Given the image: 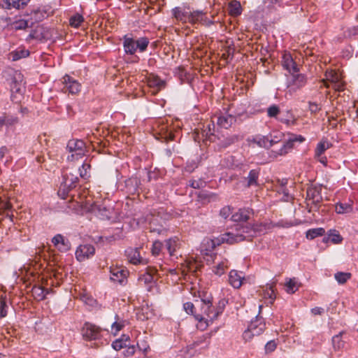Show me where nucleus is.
<instances>
[{
  "instance_id": "603ef678",
  "label": "nucleus",
  "mask_w": 358,
  "mask_h": 358,
  "mask_svg": "<svg viewBox=\"0 0 358 358\" xmlns=\"http://www.w3.org/2000/svg\"><path fill=\"white\" fill-rule=\"evenodd\" d=\"M10 91L12 93L20 92V84L14 78L10 83Z\"/></svg>"
},
{
  "instance_id": "a19ab883",
  "label": "nucleus",
  "mask_w": 358,
  "mask_h": 358,
  "mask_svg": "<svg viewBox=\"0 0 358 358\" xmlns=\"http://www.w3.org/2000/svg\"><path fill=\"white\" fill-rule=\"evenodd\" d=\"M90 168L91 165L89 163L84 162L79 169L80 176L83 178L89 177V171L90 170Z\"/></svg>"
},
{
  "instance_id": "13d9d810",
  "label": "nucleus",
  "mask_w": 358,
  "mask_h": 358,
  "mask_svg": "<svg viewBox=\"0 0 358 358\" xmlns=\"http://www.w3.org/2000/svg\"><path fill=\"white\" fill-rule=\"evenodd\" d=\"M332 87L338 92H341L344 90V83L341 81V78L338 80V82H335L332 85Z\"/></svg>"
},
{
  "instance_id": "de8ad7c7",
  "label": "nucleus",
  "mask_w": 358,
  "mask_h": 358,
  "mask_svg": "<svg viewBox=\"0 0 358 358\" xmlns=\"http://www.w3.org/2000/svg\"><path fill=\"white\" fill-rule=\"evenodd\" d=\"M7 304L6 299L3 297L0 299V317H4L7 315Z\"/></svg>"
},
{
  "instance_id": "79ce46f5",
  "label": "nucleus",
  "mask_w": 358,
  "mask_h": 358,
  "mask_svg": "<svg viewBox=\"0 0 358 358\" xmlns=\"http://www.w3.org/2000/svg\"><path fill=\"white\" fill-rule=\"evenodd\" d=\"M189 185L194 189H200L206 186V182L202 179L190 180Z\"/></svg>"
},
{
  "instance_id": "a18cd8bd",
  "label": "nucleus",
  "mask_w": 358,
  "mask_h": 358,
  "mask_svg": "<svg viewBox=\"0 0 358 358\" xmlns=\"http://www.w3.org/2000/svg\"><path fill=\"white\" fill-rule=\"evenodd\" d=\"M162 243L159 241H156L153 243L152 247V254L154 256H158L162 250Z\"/></svg>"
},
{
  "instance_id": "72a5a7b5",
  "label": "nucleus",
  "mask_w": 358,
  "mask_h": 358,
  "mask_svg": "<svg viewBox=\"0 0 358 358\" xmlns=\"http://www.w3.org/2000/svg\"><path fill=\"white\" fill-rule=\"evenodd\" d=\"M84 22V17L82 15L76 13L69 19V24L71 27L78 28Z\"/></svg>"
},
{
  "instance_id": "423d86ee",
  "label": "nucleus",
  "mask_w": 358,
  "mask_h": 358,
  "mask_svg": "<svg viewBox=\"0 0 358 358\" xmlns=\"http://www.w3.org/2000/svg\"><path fill=\"white\" fill-rule=\"evenodd\" d=\"M66 148L69 152H75L80 157L87 152L85 143L80 139L69 140Z\"/></svg>"
},
{
  "instance_id": "c756f323",
  "label": "nucleus",
  "mask_w": 358,
  "mask_h": 358,
  "mask_svg": "<svg viewBox=\"0 0 358 358\" xmlns=\"http://www.w3.org/2000/svg\"><path fill=\"white\" fill-rule=\"evenodd\" d=\"M44 28L43 27L38 26L34 30L31 31V32L29 34L27 37V40L30 41L32 39H37L39 41H42L45 38L43 35Z\"/></svg>"
},
{
  "instance_id": "bb28decb",
  "label": "nucleus",
  "mask_w": 358,
  "mask_h": 358,
  "mask_svg": "<svg viewBox=\"0 0 358 358\" xmlns=\"http://www.w3.org/2000/svg\"><path fill=\"white\" fill-rule=\"evenodd\" d=\"M148 85L150 87H156L157 91H159L165 87L166 83L158 76H150L148 78Z\"/></svg>"
},
{
  "instance_id": "37998d69",
  "label": "nucleus",
  "mask_w": 358,
  "mask_h": 358,
  "mask_svg": "<svg viewBox=\"0 0 358 358\" xmlns=\"http://www.w3.org/2000/svg\"><path fill=\"white\" fill-rule=\"evenodd\" d=\"M287 287V292L288 293H294L298 289L297 283L294 279H289V280L286 283Z\"/></svg>"
},
{
  "instance_id": "338daca9",
  "label": "nucleus",
  "mask_w": 358,
  "mask_h": 358,
  "mask_svg": "<svg viewBox=\"0 0 358 358\" xmlns=\"http://www.w3.org/2000/svg\"><path fill=\"white\" fill-rule=\"evenodd\" d=\"M33 14L34 15V20L36 21H40L42 20L43 15L40 10H34Z\"/></svg>"
},
{
  "instance_id": "58836bf2",
  "label": "nucleus",
  "mask_w": 358,
  "mask_h": 358,
  "mask_svg": "<svg viewBox=\"0 0 358 358\" xmlns=\"http://www.w3.org/2000/svg\"><path fill=\"white\" fill-rule=\"evenodd\" d=\"M3 118H5V125L6 127H10L16 125L19 122V119L17 117L11 115L3 114Z\"/></svg>"
},
{
  "instance_id": "f704fd0d",
  "label": "nucleus",
  "mask_w": 358,
  "mask_h": 358,
  "mask_svg": "<svg viewBox=\"0 0 358 358\" xmlns=\"http://www.w3.org/2000/svg\"><path fill=\"white\" fill-rule=\"evenodd\" d=\"M134 43H136V50L138 49L140 50V52H143L148 48V45L149 44V40L146 37H141L137 40H134Z\"/></svg>"
},
{
  "instance_id": "393cba45",
  "label": "nucleus",
  "mask_w": 358,
  "mask_h": 358,
  "mask_svg": "<svg viewBox=\"0 0 358 358\" xmlns=\"http://www.w3.org/2000/svg\"><path fill=\"white\" fill-rule=\"evenodd\" d=\"M180 241L177 237L171 238L166 241V249L171 256L175 255V252L180 248Z\"/></svg>"
},
{
  "instance_id": "774afa93",
  "label": "nucleus",
  "mask_w": 358,
  "mask_h": 358,
  "mask_svg": "<svg viewBox=\"0 0 358 358\" xmlns=\"http://www.w3.org/2000/svg\"><path fill=\"white\" fill-rule=\"evenodd\" d=\"M36 291H40L41 293L38 294L39 296L41 295V299H43L45 298V296L46 294H48V289H43L42 287H37L36 288Z\"/></svg>"
},
{
  "instance_id": "a878e982",
  "label": "nucleus",
  "mask_w": 358,
  "mask_h": 358,
  "mask_svg": "<svg viewBox=\"0 0 358 358\" xmlns=\"http://www.w3.org/2000/svg\"><path fill=\"white\" fill-rule=\"evenodd\" d=\"M259 176V171L257 169L251 170L247 178H245V180L247 181L246 187H250L251 186H257L258 185V178Z\"/></svg>"
},
{
  "instance_id": "0e129e2a",
  "label": "nucleus",
  "mask_w": 358,
  "mask_h": 358,
  "mask_svg": "<svg viewBox=\"0 0 358 358\" xmlns=\"http://www.w3.org/2000/svg\"><path fill=\"white\" fill-rule=\"evenodd\" d=\"M342 237L341 236L340 234H334L331 238V241L334 243H339L342 241Z\"/></svg>"
},
{
  "instance_id": "6ab92c4d",
  "label": "nucleus",
  "mask_w": 358,
  "mask_h": 358,
  "mask_svg": "<svg viewBox=\"0 0 358 358\" xmlns=\"http://www.w3.org/2000/svg\"><path fill=\"white\" fill-rule=\"evenodd\" d=\"M244 276L242 273L236 270H231L229 274V282L234 288L238 289L243 284Z\"/></svg>"
},
{
  "instance_id": "5701e85b",
  "label": "nucleus",
  "mask_w": 358,
  "mask_h": 358,
  "mask_svg": "<svg viewBox=\"0 0 358 358\" xmlns=\"http://www.w3.org/2000/svg\"><path fill=\"white\" fill-rule=\"evenodd\" d=\"M29 55V51L24 48H19L9 53V58L12 61H17L20 59L27 57Z\"/></svg>"
},
{
  "instance_id": "ea45409f",
  "label": "nucleus",
  "mask_w": 358,
  "mask_h": 358,
  "mask_svg": "<svg viewBox=\"0 0 358 358\" xmlns=\"http://www.w3.org/2000/svg\"><path fill=\"white\" fill-rule=\"evenodd\" d=\"M350 278V273L338 272L335 274V279L340 284L345 283Z\"/></svg>"
},
{
  "instance_id": "b1692460",
  "label": "nucleus",
  "mask_w": 358,
  "mask_h": 358,
  "mask_svg": "<svg viewBox=\"0 0 358 358\" xmlns=\"http://www.w3.org/2000/svg\"><path fill=\"white\" fill-rule=\"evenodd\" d=\"M228 11L230 15L237 17L242 13V7L238 1L233 0L228 4Z\"/></svg>"
},
{
  "instance_id": "f8f14e48",
  "label": "nucleus",
  "mask_w": 358,
  "mask_h": 358,
  "mask_svg": "<svg viewBox=\"0 0 358 358\" xmlns=\"http://www.w3.org/2000/svg\"><path fill=\"white\" fill-rule=\"evenodd\" d=\"M78 181V178L77 176H73L71 173H65L64 175V182L60 185L59 189L58 191L59 194H62L63 196L65 195V188L68 189V191L76 187V183Z\"/></svg>"
},
{
  "instance_id": "f3484780",
  "label": "nucleus",
  "mask_w": 358,
  "mask_h": 358,
  "mask_svg": "<svg viewBox=\"0 0 358 358\" xmlns=\"http://www.w3.org/2000/svg\"><path fill=\"white\" fill-rule=\"evenodd\" d=\"M253 214L252 210L250 208H241L238 212L233 214L231 216V220L234 222H247L251 217V215Z\"/></svg>"
},
{
  "instance_id": "c9c22d12",
  "label": "nucleus",
  "mask_w": 358,
  "mask_h": 358,
  "mask_svg": "<svg viewBox=\"0 0 358 358\" xmlns=\"http://www.w3.org/2000/svg\"><path fill=\"white\" fill-rule=\"evenodd\" d=\"M342 332L332 338V345L335 350H340L344 347V341L341 338Z\"/></svg>"
},
{
  "instance_id": "4be33fe9",
  "label": "nucleus",
  "mask_w": 358,
  "mask_h": 358,
  "mask_svg": "<svg viewBox=\"0 0 358 358\" xmlns=\"http://www.w3.org/2000/svg\"><path fill=\"white\" fill-rule=\"evenodd\" d=\"M52 243L61 251H66L69 249V242L66 241L61 234L55 236L52 239Z\"/></svg>"
},
{
  "instance_id": "3c124183",
  "label": "nucleus",
  "mask_w": 358,
  "mask_h": 358,
  "mask_svg": "<svg viewBox=\"0 0 358 358\" xmlns=\"http://www.w3.org/2000/svg\"><path fill=\"white\" fill-rule=\"evenodd\" d=\"M215 131V124L214 120H212L211 122L208 123L206 127L203 129V132L206 133V136L213 135Z\"/></svg>"
},
{
  "instance_id": "ddd939ff",
  "label": "nucleus",
  "mask_w": 358,
  "mask_h": 358,
  "mask_svg": "<svg viewBox=\"0 0 358 358\" xmlns=\"http://www.w3.org/2000/svg\"><path fill=\"white\" fill-rule=\"evenodd\" d=\"M174 17L182 23L190 24L191 10L189 8L176 7L172 10Z\"/></svg>"
},
{
  "instance_id": "6e6d98bb",
  "label": "nucleus",
  "mask_w": 358,
  "mask_h": 358,
  "mask_svg": "<svg viewBox=\"0 0 358 358\" xmlns=\"http://www.w3.org/2000/svg\"><path fill=\"white\" fill-rule=\"evenodd\" d=\"M113 348L115 350H120L121 349L126 348V344L122 342L121 340H116L112 344Z\"/></svg>"
},
{
  "instance_id": "e433bc0d",
  "label": "nucleus",
  "mask_w": 358,
  "mask_h": 358,
  "mask_svg": "<svg viewBox=\"0 0 358 358\" xmlns=\"http://www.w3.org/2000/svg\"><path fill=\"white\" fill-rule=\"evenodd\" d=\"M11 27L15 30L25 29L29 27V21L23 19L16 20L11 24Z\"/></svg>"
},
{
  "instance_id": "6e6552de",
  "label": "nucleus",
  "mask_w": 358,
  "mask_h": 358,
  "mask_svg": "<svg viewBox=\"0 0 358 358\" xmlns=\"http://www.w3.org/2000/svg\"><path fill=\"white\" fill-rule=\"evenodd\" d=\"M95 248L90 244L80 245L76 251V257L79 262H84L93 257Z\"/></svg>"
},
{
  "instance_id": "49530a36",
  "label": "nucleus",
  "mask_w": 358,
  "mask_h": 358,
  "mask_svg": "<svg viewBox=\"0 0 358 358\" xmlns=\"http://www.w3.org/2000/svg\"><path fill=\"white\" fill-rule=\"evenodd\" d=\"M226 268H227L226 263L222 262L215 267L214 272L216 275L220 276L224 273Z\"/></svg>"
},
{
  "instance_id": "4468645a",
  "label": "nucleus",
  "mask_w": 358,
  "mask_h": 358,
  "mask_svg": "<svg viewBox=\"0 0 358 358\" xmlns=\"http://www.w3.org/2000/svg\"><path fill=\"white\" fill-rule=\"evenodd\" d=\"M248 141L250 143L256 144L257 146L264 148H269L277 143V141L270 139L268 136H263L261 134L255 135L252 139H249Z\"/></svg>"
},
{
  "instance_id": "412c9836",
  "label": "nucleus",
  "mask_w": 358,
  "mask_h": 358,
  "mask_svg": "<svg viewBox=\"0 0 358 358\" xmlns=\"http://www.w3.org/2000/svg\"><path fill=\"white\" fill-rule=\"evenodd\" d=\"M340 78V75L335 70H327L325 72V79H322L321 82L324 87L328 88L329 87V82L333 85L335 82H338Z\"/></svg>"
},
{
  "instance_id": "864d4df0",
  "label": "nucleus",
  "mask_w": 358,
  "mask_h": 358,
  "mask_svg": "<svg viewBox=\"0 0 358 358\" xmlns=\"http://www.w3.org/2000/svg\"><path fill=\"white\" fill-rule=\"evenodd\" d=\"M231 213V208L229 206H224L220 211V216L224 219H227Z\"/></svg>"
},
{
  "instance_id": "f257e3e1",
  "label": "nucleus",
  "mask_w": 358,
  "mask_h": 358,
  "mask_svg": "<svg viewBox=\"0 0 358 358\" xmlns=\"http://www.w3.org/2000/svg\"><path fill=\"white\" fill-rule=\"evenodd\" d=\"M196 305L199 307V313L196 315V320H198L197 327L204 330L210 322L212 323L217 317L222 309L217 310L213 306L212 298L196 299Z\"/></svg>"
},
{
  "instance_id": "0eeeda50",
  "label": "nucleus",
  "mask_w": 358,
  "mask_h": 358,
  "mask_svg": "<svg viewBox=\"0 0 358 358\" xmlns=\"http://www.w3.org/2000/svg\"><path fill=\"white\" fill-rule=\"evenodd\" d=\"M62 83L64 85L62 90L64 92H68L69 94H76L80 91V84L67 74L63 77Z\"/></svg>"
},
{
  "instance_id": "1a4fd4ad",
  "label": "nucleus",
  "mask_w": 358,
  "mask_h": 358,
  "mask_svg": "<svg viewBox=\"0 0 358 358\" xmlns=\"http://www.w3.org/2000/svg\"><path fill=\"white\" fill-rule=\"evenodd\" d=\"M110 273V280L120 284L125 282L129 275V271L121 266H111Z\"/></svg>"
},
{
  "instance_id": "2f4dec72",
  "label": "nucleus",
  "mask_w": 358,
  "mask_h": 358,
  "mask_svg": "<svg viewBox=\"0 0 358 358\" xmlns=\"http://www.w3.org/2000/svg\"><path fill=\"white\" fill-rule=\"evenodd\" d=\"M325 230L324 228L319 227L315 229H310L306 231V238L310 240H313L318 236H322L324 234Z\"/></svg>"
},
{
  "instance_id": "09e8293b",
  "label": "nucleus",
  "mask_w": 358,
  "mask_h": 358,
  "mask_svg": "<svg viewBox=\"0 0 358 358\" xmlns=\"http://www.w3.org/2000/svg\"><path fill=\"white\" fill-rule=\"evenodd\" d=\"M115 318L118 320L117 315H115ZM124 326V321L118 322L116 320L115 322L112 324V329H115V333L120 331L122 327Z\"/></svg>"
},
{
  "instance_id": "7ed1b4c3",
  "label": "nucleus",
  "mask_w": 358,
  "mask_h": 358,
  "mask_svg": "<svg viewBox=\"0 0 358 358\" xmlns=\"http://www.w3.org/2000/svg\"><path fill=\"white\" fill-rule=\"evenodd\" d=\"M266 329V324L262 317L257 316L251 320L248 329L243 332V337L245 341H250L255 336H259Z\"/></svg>"
},
{
  "instance_id": "473e14b6",
  "label": "nucleus",
  "mask_w": 358,
  "mask_h": 358,
  "mask_svg": "<svg viewBox=\"0 0 358 358\" xmlns=\"http://www.w3.org/2000/svg\"><path fill=\"white\" fill-rule=\"evenodd\" d=\"M329 148V143L327 141H320L315 150V157L319 158Z\"/></svg>"
},
{
  "instance_id": "20e7f679",
  "label": "nucleus",
  "mask_w": 358,
  "mask_h": 358,
  "mask_svg": "<svg viewBox=\"0 0 358 358\" xmlns=\"http://www.w3.org/2000/svg\"><path fill=\"white\" fill-rule=\"evenodd\" d=\"M306 76L302 73H292L290 79L287 83V88L289 92H294L306 85Z\"/></svg>"
},
{
  "instance_id": "052dcab7",
  "label": "nucleus",
  "mask_w": 358,
  "mask_h": 358,
  "mask_svg": "<svg viewBox=\"0 0 358 358\" xmlns=\"http://www.w3.org/2000/svg\"><path fill=\"white\" fill-rule=\"evenodd\" d=\"M124 353L126 356H132L135 353L134 345L127 347L124 350Z\"/></svg>"
},
{
  "instance_id": "e2e57ef3",
  "label": "nucleus",
  "mask_w": 358,
  "mask_h": 358,
  "mask_svg": "<svg viewBox=\"0 0 358 358\" xmlns=\"http://www.w3.org/2000/svg\"><path fill=\"white\" fill-rule=\"evenodd\" d=\"M292 141H294V143L298 142V143H302L305 141V138L301 135H295L292 138H290Z\"/></svg>"
},
{
  "instance_id": "4d7b16f0",
  "label": "nucleus",
  "mask_w": 358,
  "mask_h": 358,
  "mask_svg": "<svg viewBox=\"0 0 358 358\" xmlns=\"http://www.w3.org/2000/svg\"><path fill=\"white\" fill-rule=\"evenodd\" d=\"M274 285H270L268 287H266V295L271 299H274L275 298V294L274 290Z\"/></svg>"
},
{
  "instance_id": "8fccbe9b",
  "label": "nucleus",
  "mask_w": 358,
  "mask_h": 358,
  "mask_svg": "<svg viewBox=\"0 0 358 358\" xmlns=\"http://www.w3.org/2000/svg\"><path fill=\"white\" fill-rule=\"evenodd\" d=\"M29 0H13L12 1V6L13 8L20 9L23 8L24 6L27 4Z\"/></svg>"
},
{
  "instance_id": "7c9ffc66",
  "label": "nucleus",
  "mask_w": 358,
  "mask_h": 358,
  "mask_svg": "<svg viewBox=\"0 0 358 358\" xmlns=\"http://www.w3.org/2000/svg\"><path fill=\"white\" fill-rule=\"evenodd\" d=\"M183 308L185 312L193 315L196 318V313H199V307L196 305V299L194 301V303L192 302H186L183 304Z\"/></svg>"
},
{
  "instance_id": "9d476101",
  "label": "nucleus",
  "mask_w": 358,
  "mask_h": 358,
  "mask_svg": "<svg viewBox=\"0 0 358 358\" xmlns=\"http://www.w3.org/2000/svg\"><path fill=\"white\" fill-rule=\"evenodd\" d=\"M322 186L311 185L306 190V200L311 201L312 203L317 205L322 201L321 194Z\"/></svg>"
},
{
  "instance_id": "dca6fc26",
  "label": "nucleus",
  "mask_w": 358,
  "mask_h": 358,
  "mask_svg": "<svg viewBox=\"0 0 358 358\" xmlns=\"http://www.w3.org/2000/svg\"><path fill=\"white\" fill-rule=\"evenodd\" d=\"M125 255L128 261L132 264H146L144 259L141 257L139 249L138 248H128L125 251Z\"/></svg>"
},
{
  "instance_id": "c85d7f7f",
  "label": "nucleus",
  "mask_w": 358,
  "mask_h": 358,
  "mask_svg": "<svg viewBox=\"0 0 358 358\" xmlns=\"http://www.w3.org/2000/svg\"><path fill=\"white\" fill-rule=\"evenodd\" d=\"M136 43H134V39L125 36L123 44L125 52L127 54L134 55L136 51Z\"/></svg>"
},
{
  "instance_id": "69168bd1",
  "label": "nucleus",
  "mask_w": 358,
  "mask_h": 358,
  "mask_svg": "<svg viewBox=\"0 0 358 358\" xmlns=\"http://www.w3.org/2000/svg\"><path fill=\"white\" fill-rule=\"evenodd\" d=\"M323 310H324L322 308L315 307L311 309V313L315 315H321L323 313Z\"/></svg>"
},
{
  "instance_id": "bf43d9fd",
  "label": "nucleus",
  "mask_w": 358,
  "mask_h": 358,
  "mask_svg": "<svg viewBox=\"0 0 358 358\" xmlns=\"http://www.w3.org/2000/svg\"><path fill=\"white\" fill-rule=\"evenodd\" d=\"M276 348V343L274 341H268L265 345V350L266 352H273Z\"/></svg>"
},
{
  "instance_id": "5fc2aeb1",
  "label": "nucleus",
  "mask_w": 358,
  "mask_h": 358,
  "mask_svg": "<svg viewBox=\"0 0 358 358\" xmlns=\"http://www.w3.org/2000/svg\"><path fill=\"white\" fill-rule=\"evenodd\" d=\"M309 110L311 113H317L321 110V106L315 102H309Z\"/></svg>"
},
{
  "instance_id": "cd10ccee",
  "label": "nucleus",
  "mask_w": 358,
  "mask_h": 358,
  "mask_svg": "<svg viewBox=\"0 0 358 358\" xmlns=\"http://www.w3.org/2000/svg\"><path fill=\"white\" fill-rule=\"evenodd\" d=\"M335 210L338 214H346L353 212V206L351 203H337Z\"/></svg>"
},
{
  "instance_id": "680f3d73",
  "label": "nucleus",
  "mask_w": 358,
  "mask_h": 358,
  "mask_svg": "<svg viewBox=\"0 0 358 358\" xmlns=\"http://www.w3.org/2000/svg\"><path fill=\"white\" fill-rule=\"evenodd\" d=\"M146 273L148 275L150 274V275L155 277V275H157V270L155 267L148 266L146 268Z\"/></svg>"
},
{
  "instance_id": "39448f33",
  "label": "nucleus",
  "mask_w": 358,
  "mask_h": 358,
  "mask_svg": "<svg viewBox=\"0 0 358 358\" xmlns=\"http://www.w3.org/2000/svg\"><path fill=\"white\" fill-rule=\"evenodd\" d=\"M214 21L208 19L206 17V12L203 10H196L191 11L190 13V24L194 25L196 24H201L206 27H210L214 24Z\"/></svg>"
},
{
  "instance_id": "a211bd4d",
  "label": "nucleus",
  "mask_w": 358,
  "mask_h": 358,
  "mask_svg": "<svg viewBox=\"0 0 358 358\" xmlns=\"http://www.w3.org/2000/svg\"><path fill=\"white\" fill-rule=\"evenodd\" d=\"M213 118L217 119L218 126L224 129H228L236 122V117L229 114L220 115L219 116L215 115Z\"/></svg>"
},
{
  "instance_id": "2eb2a0df",
  "label": "nucleus",
  "mask_w": 358,
  "mask_h": 358,
  "mask_svg": "<svg viewBox=\"0 0 358 358\" xmlns=\"http://www.w3.org/2000/svg\"><path fill=\"white\" fill-rule=\"evenodd\" d=\"M282 65L283 68L289 73H297L299 71L298 65L292 58L290 53L285 52L282 57Z\"/></svg>"
},
{
  "instance_id": "aec40b11",
  "label": "nucleus",
  "mask_w": 358,
  "mask_h": 358,
  "mask_svg": "<svg viewBox=\"0 0 358 358\" xmlns=\"http://www.w3.org/2000/svg\"><path fill=\"white\" fill-rule=\"evenodd\" d=\"M294 145V141L289 138L287 141L284 143L281 148L278 150H272L270 156L276 158L278 156L286 155L289 150L293 148Z\"/></svg>"
},
{
  "instance_id": "4c0bfd02",
  "label": "nucleus",
  "mask_w": 358,
  "mask_h": 358,
  "mask_svg": "<svg viewBox=\"0 0 358 358\" xmlns=\"http://www.w3.org/2000/svg\"><path fill=\"white\" fill-rule=\"evenodd\" d=\"M239 141V137L237 135H231L227 137H226L223 141L221 142V146L222 148H227Z\"/></svg>"
},
{
  "instance_id": "9b49d317",
  "label": "nucleus",
  "mask_w": 358,
  "mask_h": 358,
  "mask_svg": "<svg viewBox=\"0 0 358 358\" xmlns=\"http://www.w3.org/2000/svg\"><path fill=\"white\" fill-rule=\"evenodd\" d=\"M101 333V329L91 323H85L83 328V336L86 340H96Z\"/></svg>"
},
{
  "instance_id": "c03bdc74",
  "label": "nucleus",
  "mask_w": 358,
  "mask_h": 358,
  "mask_svg": "<svg viewBox=\"0 0 358 358\" xmlns=\"http://www.w3.org/2000/svg\"><path fill=\"white\" fill-rule=\"evenodd\" d=\"M280 112V108L277 105H272L267 109V115L269 117H276Z\"/></svg>"
},
{
  "instance_id": "f03ea898",
  "label": "nucleus",
  "mask_w": 358,
  "mask_h": 358,
  "mask_svg": "<svg viewBox=\"0 0 358 358\" xmlns=\"http://www.w3.org/2000/svg\"><path fill=\"white\" fill-rule=\"evenodd\" d=\"M256 233L254 226L237 224L236 232H227L221 237L222 243L234 244L243 241H251Z\"/></svg>"
}]
</instances>
